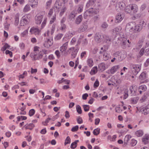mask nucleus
<instances>
[{
  "instance_id": "nucleus-1",
  "label": "nucleus",
  "mask_w": 149,
  "mask_h": 149,
  "mask_svg": "<svg viewBox=\"0 0 149 149\" xmlns=\"http://www.w3.org/2000/svg\"><path fill=\"white\" fill-rule=\"evenodd\" d=\"M123 10L127 13L132 15L137 12V8L135 4H130L125 6Z\"/></svg>"
},
{
  "instance_id": "nucleus-2",
  "label": "nucleus",
  "mask_w": 149,
  "mask_h": 149,
  "mask_svg": "<svg viewBox=\"0 0 149 149\" xmlns=\"http://www.w3.org/2000/svg\"><path fill=\"white\" fill-rule=\"evenodd\" d=\"M135 22H131L128 23L126 25L125 29L129 31L131 33H134V29L135 27Z\"/></svg>"
},
{
  "instance_id": "nucleus-3",
  "label": "nucleus",
  "mask_w": 149,
  "mask_h": 149,
  "mask_svg": "<svg viewBox=\"0 0 149 149\" xmlns=\"http://www.w3.org/2000/svg\"><path fill=\"white\" fill-rule=\"evenodd\" d=\"M125 3L123 2H119L117 3L116 8L118 11H120V10H123L125 6Z\"/></svg>"
},
{
  "instance_id": "nucleus-4",
  "label": "nucleus",
  "mask_w": 149,
  "mask_h": 149,
  "mask_svg": "<svg viewBox=\"0 0 149 149\" xmlns=\"http://www.w3.org/2000/svg\"><path fill=\"white\" fill-rule=\"evenodd\" d=\"M104 38V35L101 33H97L95 35V40L96 42L98 43H100L102 41Z\"/></svg>"
},
{
  "instance_id": "nucleus-5",
  "label": "nucleus",
  "mask_w": 149,
  "mask_h": 149,
  "mask_svg": "<svg viewBox=\"0 0 149 149\" xmlns=\"http://www.w3.org/2000/svg\"><path fill=\"white\" fill-rule=\"evenodd\" d=\"M141 68V66H138V67L136 66H133V67L131 68L132 72L134 75H136L138 74L140 71Z\"/></svg>"
},
{
  "instance_id": "nucleus-6",
  "label": "nucleus",
  "mask_w": 149,
  "mask_h": 149,
  "mask_svg": "<svg viewBox=\"0 0 149 149\" xmlns=\"http://www.w3.org/2000/svg\"><path fill=\"white\" fill-rule=\"evenodd\" d=\"M43 16L42 15H37L35 17L36 23L37 24H40L41 23L42 19L43 18Z\"/></svg>"
},
{
  "instance_id": "nucleus-7",
  "label": "nucleus",
  "mask_w": 149,
  "mask_h": 149,
  "mask_svg": "<svg viewBox=\"0 0 149 149\" xmlns=\"http://www.w3.org/2000/svg\"><path fill=\"white\" fill-rule=\"evenodd\" d=\"M87 28V22H83L82 24L79 29L80 32H82L85 31Z\"/></svg>"
},
{
  "instance_id": "nucleus-8",
  "label": "nucleus",
  "mask_w": 149,
  "mask_h": 149,
  "mask_svg": "<svg viewBox=\"0 0 149 149\" xmlns=\"http://www.w3.org/2000/svg\"><path fill=\"white\" fill-rule=\"evenodd\" d=\"M147 73L146 72H142L139 76V79L141 80H145L147 78Z\"/></svg>"
},
{
  "instance_id": "nucleus-9",
  "label": "nucleus",
  "mask_w": 149,
  "mask_h": 149,
  "mask_svg": "<svg viewBox=\"0 0 149 149\" xmlns=\"http://www.w3.org/2000/svg\"><path fill=\"white\" fill-rule=\"evenodd\" d=\"M142 28V26L141 24H139L138 25H135L134 29V32H136L137 31H140Z\"/></svg>"
},
{
  "instance_id": "nucleus-10",
  "label": "nucleus",
  "mask_w": 149,
  "mask_h": 149,
  "mask_svg": "<svg viewBox=\"0 0 149 149\" xmlns=\"http://www.w3.org/2000/svg\"><path fill=\"white\" fill-rule=\"evenodd\" d=\"M149 139V135L146 134L142 139V141L145 144L148 143Z\"/></svg>"
},
{
  "instance_id": "nucleus-11",
  "label": "nucleus",
  "mask_w": 149,
  "mask_h": 149,
  "mask_svg": "<svg viewBox=\"0 0 149 149\" xmlns=\"http://www.w3.org/2000/svg\"><path fill=\"white\" fill-rule=\"evenodd\" d=\"M82 19L83 17L82 15H79L77 17L75 20V23L77 24H79L81 22Z\"/></svg>"
},
{
  "instance_id": "nucleus-12",
  "label": "nucleus",
  "mask_w": 149,
  "mask_h": 149,
  "mask_svg": "<svg viewBox=\"0 0 149 149\" xmlns=\"http://www.w3.org/2000/svg\"><path fill=\"white\" fill-rule=\"evenodd\" d=\"M143 40V39L139 40L138 43L136 45L135 48L136 49H138L140 48L142 46Z\"/></svg>"
},
{
  "instance_id": "nucleus-13",
  "label": "nucleus",
  "mask_w": 149,
  "mask_h": 149,
  "mask_svg": "<svg viewBox=\"0 0 149 149\" xmlns=\"http://www.w3.org/2000/svg\"><path fill=\"white\" fill-rule=\"evenodd\" d=\"M26 17H27V15H25L22 17V20L20 21V24H21V26H24V24L23 25L22 24V20L24 22V23L25 24H27L29 23V21L27 20V19L26 18Z\"/></svg>"
},
{
  "instance_id": "nucleus-14",
  "label": "nucleus",
  "mask_w": 149,
  "mask_h": 149,
  "mask_svg": "<svg viewBox=\"0 0 149 149\" xmlns=\"http://www.w3.org/2000/svg\"><path fill=\"white\" fill-rule=\"evenodd\" d=\"M118 68V66H113L111 68L110 70V73L111 74H113L116 72L117 69ZM109 73V72H108Z\"/></svg>"
},
{
  "instance_id": "nucleus-15",
  "label": "nucleus",
  "mask_w": 149,
  "mask_h": 149,
  "mask_svg": "<svg viewBox=\"0 0 149 149\" xmlns=\"http://www.w3.org/2000/svg\"><path fill=\"white\" fill-rule=\"evenodd\" d=\"M123 19L122 16L120 13H118L116 17V22H119Z\"/></svg>"
},
{
  "instance_id": "nucleus-16",
  "label": "nucleus",
  "mask_w": 149,
  "mask_h": 149,
  "mask_svg": "<svg viewBox=\"0 0 149 149\" xmlns=\"http://www.w3.org/2000/svg\"><path fill=\"white\" fill-rule=\"evenodd\" d=\"M131 137L132 136L130 135L126 136L124 139V144L125 145H127V143L130 140V139L131 138Z\"/></svg>"
},
{
  "instance_id": "nucleus-17",
  "label": "nucleus",
  "mask_w": 149,
  "mask_h": 149,
  "mask_svg": "<svg viewBox=\"0 0 149 149\" xmlns=\"http://www.w3.org/2000/svg\"><path fill=\"white\" fill-rule=\"evenodd\" d=\"M34 126V125L32 123H30L29 124H27L24 126L26 129H29L30 130H32Z\"/></svg>"
},
{
  "instance_id": "nucleus-18",
  "label": "nucleus",
  "mask_w": 149,
  "mask_h": 149,
  "mask_svg": "<svg viewBox=\"0 0 149 149\" xmlns=\"http://www.w3.org/2000/svg\"><path fill=\"white\" fill-rule=\"evenodd\" d=\"M47 52V51L46 50H45L43 51L42 50V51H40L39 54L38 56L37 55V58L36 59H38L39 58H41L42 57V56L44 54H46Z\"/></svg>"
},
{
  "instance_id": "nucleus-19",
  "label": "nucleus",
  "mask_w": 149,
  "mask_h": 149,
  "mask_svg": "<svg viewBox=\"0 0 149 149\" xmlns=\"http://www.w3.org/2000/svg\"><path fill=\"white\" fill-rule=\"evenodd\" d=\"M97 66H95L93 67L90 72V74H91L92 75L95 74L97 72Z\"/></svg>"
},
{
  "instance_id": "nucleus-20",
  "label": "nucleus",
  "mask_w": 149,
  "mask_h": 149,
  "mask_svg": "<svg viewBox=\"0 0 149 149\" xmlns=\"http://www.w3.org/2000/svg\"><path fill=\"white\" fill-rule=\"evenodd\" d=\"M52 44L51 41L48 39L47 42H45L44 44V45L45 47H50Z\"/></svg>"
},
{
  "instance_id": "nucleus-21",
  "label": "nucleus",
  "mask_w": 149,
  "mask_h": 149,
  "mask_svg": "<svg viewBox=\"0 0 149 149\" xmlns=\"http://www.w3.org/2000/svg\"><path fill=\"white\" fill-rule=\"evenodd\" d=\"M68 42H66L60 48L62 49H60L61 51L63 52V51H65L66 49L67 48Z\"/></svg>"
},
{
  "instance_id": "nucleus-22",
  "label": "nucleus",
  "mask_w": 149,
  "mask_h": 149,
  "mask_svg": "<svg viewBox=\"0 0 149 149\" xmlns=\"http://www.w3.org/2000/svg\"><path fill=\"white\" fill-rule=\"evenodd\" d=\"M40 31L38 29L36 28H35L34 27L31 28L30 30V32L31 33H34L37 32L39 33L40 32Z\"/></svg>"
},
{
  "instance_id": "nucleus-23",
  "label": "nucleus",
  "mask_w": 149,
  "mask_h": 149,
  "mask_svg": "<svg viewBox=\"0 0 149 149\" xmlns=\"http://www.w3.org/2000/svg\"><path fill=\"white\" fill-rule=\"evenodd\" d=\"M139 99V97H135L132 98L131 99L132 103L133 104H136L137 102Z\"/></svg>"
},
{
  "instance_id": "nucleus-24",
  "label": "nucleus",
  "mask_w": 149,
  "mask_h": 149,
  "mask_svg": "<svg viewBox=\"0 0 149 149\" xmlns=\"http://www.w3.org/2000/svg\"><path fill=\"white\" fill-rule=\"evenodd\" d=\"M96 0H89L86 5V6L88 7L91 5H93L94 4Z\"/></svg>"
},
{
  "instance_id": "nucleus-25",
  "label": "nucleus",
  "mask_w": 149,
  "mask_h": 149,
  "mask_svg": "<svg viewBox=\"0 0 149 149\" xmlns=\"http://www.w3.org/2000/svg\"><path fill=\"white\" fill-rule=\"evenodd\" d=\"M145 115L149 113V105L146 106L144 109L143 110Z\"/></svg>"
},
{
  "instance_id": "nucleus-26",
  "label": "nucleus",
  "mask_w": 149,
  "mask_h": 149,
  "mask_svg": "<svg viewBox=\"0 0 149 149\" xmlns=\"http://www.w3.org/2000/svg\"><path fill=\"white\" fill-rule=\"evenodd\" d=\"M15 25L17 26L18 25L19 22V16L17 14L15 17Z\"/></svg>"
},
{
  "instance_id": "nucleus-27",
  "label": "nucleus",
  "mask_w": 149,
  "mask_h": 149,
  "mask_svg": "<svg viewBox=\"0 0 149 149\" xmlns=\"http://www.w3.org/2000/svg\"><path fill=\"white\" fill-rule=\"evenodd\" d=\"M106 50H104L103 51V52H104V54H103V57L104 58V59L105 61L107 60H108L109 58L110 55L109 54H108L107 53L106 54L105 53V52Z\"/></svg>"
},
{
  "instance_id": "nucleus-28",
  "label": "nucleus",
  "mask_w": 149,
  "mask_h": 149,
  "mask_svg": "<svg viewBox=\"0 0 149 149\" xmlns=\"http://www.w3.org/2000/svg\"><path fill=\"white\" fill-rule=\"evenodd\" d=\"M135 134L138 137L142 136L143 134V132L142 130H139L135 132Z\"/></svg>"
},
{
  "instance_id": "nucleus-29",
  "label": "nucleus",
  "mask_w": 149,
  "mask_h": 149,
  "mask_svg": "<svg viewBox=\"0 0 149 149\" xmlns=\"http://www.w3.org/2000/svg\"><path fill=\"white\" fill-rule=\"evenodd\" d=\"M137 143V141L134 139H132L131 141L130 146L133 147L135 146Z\"/></svg>"
},
{
  "instance_id": "nucleus-30",
  "label": "nucleus",
  "mask_w": 149,
  "mask_h": 149,
  "mask_svg": "<svg viewBox=\"0 0 149 149\" xmlns=\"http://www.w3.org/2000/svg\"><path fill=\"white\" fill-rule=\"evenodd\" d=\"M104 41L105 42L106 41V43L108 44L110 43V42H111V40L109 36H105V37H104Z\"/></svg>"
},
{
  "instance_id": "nucleus-31",
  "label": "nucleus",
  "mask_w": 149,
  "mask_h": 149,
  "mask_svg": "<svg viewBox=\"0 0 149 149\" xmlns=\"http://www.w3.org/2000/svg\"><path fill=\"white\" fill-rule=\"evenodd\" d=\"M100 130L99 128L95 129L93 131V133L95 135L97 136L100 133Z\"/></svg>"
},
{
  "instance_id": "nucleus-32",
  "label": "nucleus",
  "mask_w": 149,
  "mask_h": 149,
  "mask_svg": "<svg viewBox=\"0 0 149 149\" xmlns=\"http://www.w3.org/2000/svg\"><path fill=\"white\" fill-rule=\"evenodd\" d=\"M71 139L69 136H68L65 140L64 145L65 146L67 144H69L70 143Z\"/></svg>"
},
{
  "instance_id": "nucleus-33",
  "label": "nucleus",
  "mask_w": 149,
  "mask_h": 149,
  "mask_svg": "<svg viewBox=\"0 0 149 149\" xmlns=\"http://www.w3.org/2000/svg\"><path fill=\"white\" fill-rule=\"evenodd\" d=\"M76 109L77 112L79 114H80L82 113V111L81 107L79 105H77L76 106Z\"/></svg>"
},
{
  "instance_id": "nucleus-34",
  "label": "nucleus",
  "mask_w": 149,
  "mask_h": 149,
  "mask_svg": "<svg viewBox=\"0 0 149 149\" xmlns=\"http://www.w3.org/2000/svg\"><path fill=\"white\" fill-rule=\"evenodd\" d=\"M79 7L77 9V11L79 13H80L82 11L83 8V5L82 4H79Z\"/></svg>"
},
{
  "instance_id": "nucleus-35",
  "label": "nucleus",
  "mask_w": 149,
  "mask_h": 149,
  "mask_svg": "<svg viewBox=\"0 0 149 149\" xmlns=\"http://www.w3.org/2000/svg\"><path fill=\"white\" fill-rule=\"evenodd\" d=\"M146 85H143L139 86L138 88V90H141L143 91H146Z\"/></svg>"
},
{
  "instance_id": "nucleus-36",
  "label": "nucleus",
  "mask_w": 149,
  "mask_h": 149,
  "mask_svg": "<svg viewBox=\"0 0 149 149\" xmlns=\"http://www.w3.org/2000/svg\"><path fill=\"white\" fill-rule=\"evenodd\" d=\"M30 56L31 58H33L34 59V60L36 59L37 56V53L35 52H33L31 53L30 55Z\"/></svg>"
},
{
  "instance_id": "nucleus-37",
  "label": "nucleus",
  "mask_w": 149,
  "mask_h": 149,
  "mask_svg": "<svg viewBox=\"0 0 149 149\" xmlns=\"http://www.w3.org/2000/svg\"><path fill=\"white\" fill-rule=\"evenodd\" d=\"M84 111H89L90 108L89 106L88 105H84L83 106Z\"/></svg>"
},
{
  "instance_id": "nucleus-38",
  "label": "nucleus",
  "mask_w": 149,
  "mask_h": 149,
  "mask_svg": "<svg viewBox=\"0 0 149 149\" xmlns=\"http://www.w3.org/2000/svg\"><path fill=\"white\" fill-rule=\"evenodd\" d=\"M35 113V110L33 109H32L29 110V114L30 116H31L34 114Z\"/></svg>"
},
{
  "instance_id": "nucleus-39",
  "label": "nucleus",
  "mask_w": 149,
  "mask_h": 149,
  "mask_svg": "<svg viewBox=\"0 0 149 149\" xmlns=\"http://www.w3.org/2000/svg\"><path fill=\"white\" fill-rule=\"evenodd\" d=\"M146 48V47H143L142 48H141V49L140 50L139 52V54H140L141 56H143V54L144 53L145 48Z\"/></svg>"
},
{
  "instance_id": "nucleus-40",
  "label": "nucleus",
  "mask_w": 149,
  "mask_h": 149,
  "mask_svg": "<svg viewBox=\"0 0 149 149\" xmlns=\"http://www.w3.org/2000/svg\"><path fill=\"white\" fill-rule=\"evenodd\" d=\"M66 10V8L65 7H63L61 10V11L60 13V15L61 16H62L64 13L65 11Z\"/></svg>"
},
{
  "instance_id": "nucleus-41",
  "label": "nucleus",
  "mask_w": 149,
  "mask_h": 149,
  "mask_svg": "<svg viewBox=\"0 0 149 149\" xmlns=\"http://www.w3.org/2000/svg\"><path fill=\"white\" fill-rule=\"evenodd\" d=\"M56 24H53L52 26V29L51 31V34L52 35L53 34L54 31L55 29Z\"/></svg>"
},
{
  "instance_id": "nucleus-42",
  "label": "nucleus",
  "mask_w": 149,
  "mask_h": 149,
  "mask_svg": "<svg viewBox=\"0 0 149 149\" xmlns=\"http://www.w3.org/2000/svg\"><path fill=\"white\" fill-rule=\"evenodd\" d=\"M30 6L29 5H26L24 9V11L25 12H26L30 10Z\"/></svg>"
},
{
  "instance_id": "nucleus-43",
  "label": "nucleus",
  "mask_w": 149,
  "mask_h": 149,
  "mask_svg": "<svg viewBox=\"0 0 149 149\" xmlns=\"http://www.w3.org/2000/svg\"><path fill=\"white\" fill-rule=\"evenodd\" d=\"M78 51L77 49H76L74 50V52H72V53L71 54L72 57H71L72 58H74L76 56L77 53V52Z\"/></svg>"
},
{
  "instance_id": "nucleus-44",
  "label": "nucleus",
  "mask_w": 149,
  "mask_h": 149,
  "mask_svg": "<svg viewBox=\"0 0 149 149\" xmlns=\"http://www.w3.org/2000/svg\"><path fill=\"white\" fill-rule=\"evenodd\" d=\"M79 126L78 125H76L74 127H72L71 129V131L73 132H76L78 130Z\"/></svg>"
},
{
  "instance_id": "nucleus-45",
  "label": "nucleus",
  "mask_w": 149,
  "mask_h": 149,
  "mask_svg": "<svg viewBox=\"0 0 149 149\" xmlns=\"http://www.w3.org/2000/svg\"><path fill=\"white\" fill-rule=\"evenodd\" d=\"M77 121L78 124H81L83 123V120L81 117L78 116L77 118Z\"/></svg>"
},
{
  "instance_id": "nucleus-46",
  "label": "nucleus",
  "mask_w": 149,
  "mask_h": 149,
  "mask_svg": "<svg viewBox=\"0 0 149 149\" xmlns=\"http://www.w3.org/2000/svg\"><path fill=\"white\" fill-rule=\"evenodd\" d=\"M87 63L88 65L89 64V65H93V61L92 58H89L87 60Z\"/></svg>"
},
{
  "instance_id": "nucleus-47",
  "label": "nucleus",
  "mask_w": 149,
  "mask_h": 149,
  "mask_svg": "<svg viewBox=\"0 0 149 149\" xmlns=\"http://www.w3.org/2000/svg\"><path fill=\"white\" fill-rule=\"evenodd\" d=\"M77 144H76V145L75 143L73 142L71 144L70 148L72 149H74L76 148L77 146Z\"/></svg>"
},
{
  "instance_id": "nucleus-48",
  "label": "nucleus",
  "mask_w": 149,
  "mask_h": 149,
  "mask_svg": "<svg viewBox=\"0 0 149 149\" xmlns=\"http://www.w3.org/2000/svg\"><path fill=\"white\" fill-rule=\"evenodd\" d=\"M98 68L99 70L102 72L105 70L106 67L105 66H98Z\"/></svg>"
},
{
  "instance_id": "nucleus-49",
  "label": "nucleus",
  "mask_w": 149,
  "mask_h": 149,
  "mask_svg": "<svg viewBox=\"0 0 149 149\" xmlns=\"http://www.w3.org/2000/svg\"><path fill=\"white\" fill-rule=\"evenodd\" d=\"M99 85V82L98 80L97 79L94 83L93 86L95 88H96Z\"/></svg>"
},
{
  "instance_id": "nucleus-50",
  "label": "nucleus",
  "mask_w": 149,
  "mask_h": 149,
  "mask_svg": "<svg viewBox=\"0 0 149 149\" xmlns=\"http://www.w3.org/2000/svg\"><path fill=\"white\" fill-rule=\"evenodd\" d=\"M60 1V0H56L54 5V7L55 8L57 9H59V8L58 7V6H59V2Z\"/></svg>"
},
{
  "instance_id": "nucleus-51",
  "label": "nucleus",
  "mask_w": 149,
  "mask_h": 149,
  "mask_svg": "<svg viewBox=\"0 0 149 149\" xmlns=\"http://www.w3.org/2000/svg\"><path fill=\"white\" fill-rule=\"evenodd\" d=\"M130 91L131 94L132 93V95H136L135 94V91L134 90L133 88V87H132L131 88V87L130 88Z\"/></svg>"
},
{
  "instance_id": "nucleus-52",
  "label": "nucleus",
  "mask_w": 149,
  "mask_h": 149,
  "mask_svg": "<svg viewBox=\"0 0 149 149\" xmlns=\"http://www.w3.org/2000/svg\"><path fill=\"white\" fill-rule=\"evenodd\" d=\"M63 36V34H58L55 38V39L57 40H59Z\"/></svg>"
},
{
  "instance_id": "nucleus-53",
  "label": "nucleus",
  "mask_w": 149,
  "mask_h": 149,
  "mask_svg": "<svg viewBox=\"0 0 149 149\" xmlns=\"http://www.w3.org/2000/svg\"><path fill=\"white\" fill-rule=\"evenodd\" d=\"M61 81H62V82H65V84H69L70 83V80L65 79H64L63 78L61 79Z\"/></svg>"
},
{
  "instance_id": "nucleus-54",
  "label": "nucleus",
  "mask_w": 149,
  "mask_h": 149,
  "mask_svg": "<svg viewBox=\"0 0 149 149\" xmlns=\"http://www.w3.org/2000/svg\"><path fill=\"white\" fill-rule=\"evenodd\" d=\"M88 96V95L87 93H85L82 96V99L84 100H86L87 97Z\"/></svg>"
},
{
  "instance_id": "nucleus-55",
  "label": "nucleus",
  "mask_w": 149,
  "mask_h": 149,
  "mask_svg": "<svg viewBox=\"0 0 149 149\" xmlns=\"http://www.w3.org/2000/svg\"><path fill=\"white\" fill-rule=\"evenodd\" d=\"M75 16V15L74 14L71 13L69 15V18H71V19L72 20V19H74Z\"/></svg>"
},
{
  "instance_id": "nucleus-56",
  "label": "nucleus",
  "mask_w": 149,
  "mask_h": 149,
  "mask_svg": "<svg viewBox=\"0 0 149 149\" xmlns=\"http://www.w3.org/2000/svg\"><path fill=\"white\" fill-rule=\"evenodd\" d=\"M65 117L67 118H68L70 117V115L68 111H65Z\"/></svg>"
},
{
  "instance_id": "nucleus-57",
  "label": "nucleus",
  "mask_w": 149,
  "mask_h": 149,
  "mask_svg": "<svg viewBox=\"0 0 149 149\" xmlns=\"http://www.w3.org/2000/svg\"><path fill=\"white\" fill-rule=\"evenodd\" d=\"M55 53L57 56L58 58H59L60 56V53L58 50H56L55 52Z\"/></svg>"
},
{
  "instance_id": "nucleus-58",
  "label": "nucleus",
  "mask_w": 149,
  "mask_h": 149,
  "mask_svg": "<svg viewBox=\"0 0 149 149\" xmlns=\"http://www.w3.org/2000/svg\"><path fill=\"white\" fill-rule=\"evenodd\" d=\"M28 31V29H26L22 33L21 35L23 37H24L26 34L27 33Z\"/></svg>"
},
{
  "instance_id": "nucleus-59",
  "label": "nucleus",
  "mask_w": 149,
  "mask_h": 149,
  "mask_svg": "<svg viewBox=\"0 0 149 149\" xmlns=\"http://www.w3.org/2000/svg\"><path fill=\"white\" fill-rule=\"evenodd\" d=\"M47 132L46 128H44L42 129L40 132V133L42 134H45Z\"/></svg>"
},
{
  "instance_id": "nucleus-60",
  "label": "nucleus",
  "mask_w": 149,
  "mask_h": 149,
  "mask_svg": "<svg viewBox=\"0 0 149 149\" xmlns=\"http://www.w3.org/2000/svg\"><path fill=\"white\" fill-rule=\"evenodd\" d=\"M101 26L103 28H106L107 27L108 25L106 22H104L102 24Z\"/></svg>"
},
{
  "instance_id": "nucleus-61",
  "label": "nucleus",
  "mask_w": 149,
  "mask_h": 149,
  "mask_svg": "<svg viewBox=\"0 0 149 149\" xmlns=\"http://www.w3.org/2000/svg\"><path fill=\"white\" fill-rule=\"evenodd\" d=\"M146 5L145 4H142L141 8V11H143L146 8Z\"/></svg>"
},
{
  "instance_id": "nucleus-62",
  "label": "nucleus",
  "mask_w": 149,
  "mask_h": 149,
  "mask_svg": "<svg viewBox=\"0 0 149 149\" xmlns=\"http://www.w3.org/2000/svg\"><path fill=\"white\" fill-rule=\"evenodd\" d=\"M56 15L53 16V17L52 18L51 20L50 21V23L52 24L53 23L54 21L56 19Z\"/></svg>"
},
{
  "instance_id": "nucleus-63",
  "label": "nucleus",
  "mask_w": 149,
  "mask_h": 149,
  "mask_svg": "<svg viewBox=\"0 0 149 149\" xmlns=\"http://www.w3.org/2000/svg\"><path fill=\"white\" fill-rule=\"evenodd\" d=\"M100 122V119L99 118H96L95 120V125H98Z\"/></svg>"
},
{
  "instance_id": "nucleus-64",
  "label": "nucleus",
  "mask_w": 149,
  "mask_h": 149,
  "mask_svg": "<svg viewBox=\"0 0 149 149\" xmlns=\"http://www.w3.org/2000/svg\"><path fill=\"white\" fill-rule=\"evenodd\" d=\"M145 54L146 55L149 56V48L146 50Z\"/></svg>"
}]
</instances>
